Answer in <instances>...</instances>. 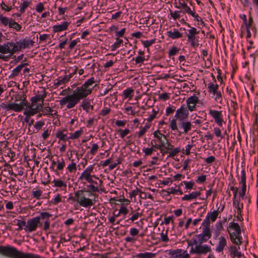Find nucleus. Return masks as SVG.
<instances>
[{
    "label": "nucleus",
    "instance_id": "63",
    "mask_svg": "<svg viewBox=\"0 0 258 258\" xmlns=\"http://www.w3.org/2000/svg\"><path fill=\"white\" fill-rule=\"evenodd\" d=\"M17 225L18 226V230H21L27 226V222L24 220H18Z\"/></svg>",
    "mask_w": 258,
    "mask_h": 258
},
{
    "label": "nucleus",
    "instance_id": "31",
    "mask_svg": "<svg viewBox=\"0 0 258 258\" xmlns=\"http://www.w3.org/2000/svg\"><path fill=\"white\" fill-rule=\"evenodd\" d=\"M173 145H171L168 141L165 142L163 146L162 147V149L160 150V153L163 155L168 153L170 149H172Z\"/></svg>",
    "mask_w": 258,
    "mask_h": 258
},
{
    "label": "nucleus",
    "instance_id": "18",
    "mask_svg": "<svg viewBox=\"0 0 258 258\" xmlns=\"http://www.w3.org/2000/svg\"><path fill=\"white\" fill-rule=\"evenodd\" d=\"M219 214V212L218 210H214L213 212H209L207 214L205 219L203 222V225H207V222L210 223V220H211L212 222H215Z\"/></svg>",
    "mask_w": 258,
    "mask_h": 258
},
{
    "label": "nucleus",
    "instance_id": "56",
    "mask_svg": "<svg viewBox=\"0 0 258 258\" xmlns=\"http://www.w3.org/2000/svg\"><path fill=\"white\" fill-rule=\"evenodd\" d=\"M179 51V48L175 46H173L169 50L168 55L169 57L174 56Z\"/></svg>",
    "mask_w": 258,
    "mask_h": 258
},
{
    "label": "nucleus",
    "instance_id": "7",
    "mask_svg": "<svg viewBox=\"0 0 258 258\" xmlns=\"http://www.w3.org/2000/svg\"><path fill=\"white\" fill-rule=\"evenodd\" d=\"M19 50L18 45L12 42H8L3 44H0V58H3L2 54H13Z\"/></svg>",
    "mask_w": 258,
    "mask_h": 258
},
{
    "label": "nucleus",
    "instance_id": "52",
    "mask_svg": "<svg viewBox=\"0 0 258 258\" xmlns=\"http://www.w3.org/2000/svg\"><path fill=\"white\" fill-rule=\"evenodd\" d=\"M9 27L10 28H13L15 29L17 31H19L21 29V26L16 22L14 21L13 19H12Z\"/></svg>",
    "mask_w": 258,
    "mask_h": 258
},
{
    "label": "nucleus",
    "instance_id": "38",
    "mask_svg": "<svg viewBox=\"0 0 258 258\" xmlns=\"http://www.w3.org/2000/svg\"><path fill=\"white\" fill-rule=\"evenodd\" d=\"M151 144L152 146L151 148H144L143 149V152L145 153L146 156L151 155L154 151H156L157 150L155 148L154 145L153 144V141H151Z\"/></svg>",
    "mask_w": 258,
    "mask_h": 258
},
{
    "label": "nucleus",
    "instance_id": "43",
    "mask_svg": "<svg viewBox=\"0 0 258 258\" xmlns=\"http://www.w3.org/2000/svg\"><path fill=\"white\" fill-rule=\"evenodd\" d=\"M184 12L188 14L189 15H191L192 17L195 18L197 19L198 21H199V16L197 14H196L195 12L191 10V9L188 6H186L184 9Z\"/></svg>",
    "mask_w": 258,
    "mask_h": 258
},
{
    "label": "nucleus",
    "instance_id": "45",
    "mask_svg": "<svg viewBox=\"0 0 258 258\" xmlns=\"http://www.w3.org/2000/svg\"><path fill=\"white\" fill-rule=\"evenodd\" d=\"M12 19V18H8L2 15V16L0 18V22L4 26H9Z\"/></svg>",
    "mask_w": 258,
    "mask_h": 258
},
{
    "label": "nucleus",
    "instance_id": "44",
    "mask_svg": "<svg viewBox=\"0 0 258 258\" xmlns=\"http://www.w3.org/2000/svg\"><path fill=\"white\" fill-rule=\"evenodd\" d=\"M156 39H153L151 40H142V43L144 47H146L147 48V51H149V47L151 46L152 44H154L155 43Z\"/></svg>",
    "mask_w": 258,
    "mask_h": 258
},
{
    "label": "nucleus",
    "instance_id": "32",
    "mask_svg": "<svg viewBox=\"0 0 258 258\" xmlns=\"http://www.w3.org/2000/svg\"><path fill=\"white\" fill-rule=\"evenodd\" d=\"M31 4V0H23L20 6L19 12L21 14L25 13L26 9Z\"/></svg>",
    "mask_w": 258,
    "mask_h": 258
},
{
    "label": "nucleus",
    "instance_id": "3",
    "mask_svg": "<svg viewBox=\"0 0 258 258\" xmlns=\"http://www.w3.org/2000/svg\"><path fill=\"white\" fill-rule=\"evenodd\" d=\"M75 195L76 201L83 207L90 208L95 203L94 195L89 190H79Z\"/></svg>",
    "mask_w": 258,
    "mask_h": 258
},
{
    "label": "nucleus",
    "instance_id": "10",
    "mask_svg": "<svg viewBox=\"0 0 258 258\" xmlns=\"http://www.w3.org/2000/svg\"><path fill=\"white\" fill-rule=\"evenodd\" d=\"M168 254L171 258H190L189 253L187 251L181 248L170 249Z\"/></svg>",
    "mask_w": 258,
    "mask_h": 258
},
{
    "label": "nucleus",
    "instance_id": "55",
    "mask_svg": "<svg viewBox=\"0 0 258 258\" xmlns=\"http://www.w3.org/2000/svg\"><path fill=\"white\" fill-rule=\"evenodd\" d=\"M117 132L119 134L120 137L123 139L130 133V131L128 128L120 129L118 130Z\"/></svg>",
    "mask_w": 258,
    "mask_h": 258
},
{
    "label": "nucleus",
    "instance_id": "20",
    "mask_svg": "<svg viewBox=\"0 0 258 258\" xmlns=\"http://www.w3.org/2000/svg\"><path fill=\"white\" fill-rule=\"evenodd\" d=\"M42 112L43 115H46L49 117H54L55 116H57V111L53 109L49 105L43 107L42 109L40 110Z\"/></svg>",
    "mask_w": 258,
    "mask_h": 258
},
{
    "label": "nucleus",
    "instance_id": "47",
    "mask_svg": "<svg viewBox=\"0 0 258 258\" xmlns=\"http://www.w3.org/2000/svg\"><path fill=\"white\" fill-rule=\"evenodd\" d=\"M123 43L122 39L116 38L115 42L110 46L111 50L114 51Z\"/></svg>",
    "mask_w": 258,
    "mask_h": 258
},
{
    "label": "nucleus",
    "instance_id": "30",
    "mask_svg": "<svg viewBox=\"0 0 258 258\" xmlns=\"http://www.w3.org/2000/svg\"><path fill=\"white\" fill-rule=\"evenodd\" d=\"M239 247L237 248L235 246H231L229 248L230 255L232 257H240L241 256V253L239 251Z\"/></svg>",
    "mask_w": 258,
    "mask_h": 258
},
{
    "label": "nucleus",
    "instance_id": "15",
    "mask_svg": "<svg viewBox=\"0 0 258 258\" xmlns=\"http://www.w3.org/2000/svg\"><path fill=\"white\" fill-rule=\"evenodd\" d=\"M209 114L213 117L218 126H222L223 118L222 111L210 109L209 110Z\"/></svg>",
    "mask_w": 258,
    "mask_h": 258
},
{
    "label": "nucleus",
    "instance_id": "6",
    "mask_svg": "<svg viewBox=\"0 0 258 258\" xmlns=\"http://www.w3.org/2000/svg\"><path fill=\"white\" fill-rule=\"evenodd\" d=\"M212 233L210 228V223L207 222V225H203L202 232L195 235L191 240L198 242H206L211 237Z\"/></svg>",
    "mask_w": 258,
    "mask_h": 258
},
{
    "label": "nucleus",
    "instance_id": "9",
    "mask_svg": "<svg viewBox=\"0 0 258 258\" xmlns=\"http://www.w3.org/2000/svg\"><path fill=\"white\" fill-rule=\"evenodd\" d=\"M41 226V224L40 222V218L35 217L28 220L27 226L26 227H24V230L26 232L31 233L35 231L38 227Z\"/></svg>",
    "mask_w": 258,
    "mask_h": 258
},
{
    "label": "nucleus",
    "instance_id": "61",
    "mask_svg": "<svg viewBox=\"0 0 258 258\" xmlns=\"http://www.w3.org/2000/svg\"><path fill=\"white\" fill-rule=\"evenodd\" d=\"M183 183L185 185V187L186 189H191L193 188L194 186L195 185V182L192 181H183L181 183Z\"/></svg>",
    "mask_w": 258,
    "mask_h": 258
},
{
    "label": "nucleus",
    "instance_id": "22",
    "mask_svg": "<svg viewBox=\"0 0 258 258\" xmlns=\"http://www.w3.org/2000/svg\"><path fill=\"white\" fill-rule=\"evenodd\" d=\"M97 180L98 181L95 180L93 184H89L87 186L89 190L92 192L99 191V188L102 185L103 181L99 178Z\"/></svg>",
    "mask_w": 258,
    "mask_h": 258
},
{
    "label": "nucleus",
    "instance_id": "58",
    "mask_svg": "<svg viewBox=\"0 0 258 258\" xmlns=\"http://www.w3.org/2000/svg\"><path fill=\"white\" fill-rule=\"evenodd\" d=\"M99 149V146L97 143H93L92 145V147L89 151L90 154L92 155H95Z\"/></svg>",
    "mask_w": 258,
    "mask_h": 258
},
{
    "label": "nucleus",
    "instance_id": "48",
    "mask_svg": "<svg viewBox=\"0 0 258 258\" xmlns=\"http://www.w3.org/2000/svg\"><path fill=\"white\" fill-rule=\"evenodd\" d=\"M182 12L181 11H173L170 10V15L173 20L176 21L179 19L180 17V14Z\"/></svg>",
    "mask_w": 258,
    "mask_h": 258
},
{
    "label": "nucleus",
    "instance_id": "5",
    "mask_svg": "<svg viewBox=\"0 0 258 258\" xmlns=\"http://www.w3.org/2000/svg\"><path fill=\"white\" fill-rule=\"evenodd\" d=\"M229 233L231 241L237 244L240 245L241 243L242 237L240 236L241 230L238 223L231 222L229 224Z\"/></svg>",
    "mask_w": 258,
    "mask_h": 258
},
{
    "label": "nucleus",
    "instance_id": "60",
    "mask_svg": "<svg viewBox=\"0 0 258 258\" xmlns=\"http://www.w3.org/2000/svg\"><path fill=\"white\" fill-rule=\"evenodd\" d=\"M153 136L156 138V140H159L161 139H165L166 136L160 133L159 131H156L153 133Z\"/></svg>",
    "mask_w": 258,
    "mask_h": 258
},
{
    "label": "nucleus",
    "instance_id": "24",
    "mask_svg": "<svg viewBox=\"0 0 258 258\" xmlns=\"http://www.w3.org/2000/svg\"><path fill=\"white\" fill-rule=\"evenodd\" d=\"M167 35L172 39H176L182 37V34L179 32L177 29L174 28L172 30L167 31Z\"/></svg>",
    "mask_w": 258,
    "mask_h": 258
},
{
    "label": "nucleus",
    "instance_id": "1",
    "mask_svg": "<svg viewBox=\"0 0 258 258\" xmlns=\"http://www.w3.org/2000/svg\"><path fill=\"white\" fill-rule=\"evenodd\" d=\"M94 77L88 79L81 86H78L73 91L71 94L68 95L59 100L61 106H66L67 109H71L75 107L82 100L80 106L85 112L89 113L94 109L91 104V99L86 98L91 94L96 85Z\"/></svg>",
    "mask_w": 258,
    "mask_h": 258
},
{
    "label": "nucleus",
    "instance_id": "29",
    "mask_svg": "<svg viewBox=\"0 0 258 258\" xmlns=\"http://www.w3.org/2000/svg\"><path fill=\"white\" fill-rule=\"evenodd\" d=\"M156 254L151 252H144L137 253L135 255L136 258H155Z\"/></svg>",
    "mask_w": 258,
    "mask_h": 258
},
{
    "label": "nucleus",
    "instance_id": "54",
    "mask_svg": "<svg viewBox=\"0 0 258 258\" xmlns=\"http://www.w3.org/2000/svg\"><path fill=\"white\" fill-rule=\"evenodd\" d=\"M44 4L42 2L38 3L35 6V11L38 13H41L45 9Z\"/></svg>",
    "mask_w": 258,
    "mask_h": 258
},
{
    "label": "nucleus",
    "instance_id": "2",
    "mask_svg": "<svg viewBox=\"0 0 258 258\" xmlns=\"http://www.w3.org/2000/svg\"><path fill=\"white\" fill-rule=\"evenodd\" d=\"M46 97V92L43 88L30 99L29 104L26 100L27 96L23 92L18 93L15 96V102L3 104L1 106L7 110H12L16 112H21L25 108V114L35 115L42 109L44 99Z\"/></svg>",
    "mask_w": 258,
    "mask_h": 258
},
{
    "label": "nucleus",
    "instance_id": "64",
    "mask_svg": "<svg viewBox=\"0 0 258 258\" xmlns=\"http://www.w3.org/2000/svg\"><path fill=\"white\" fill-rule=\"evenodd\" d=\"M160 239L162 241L164 242H168L169 241V239L167 235V230L164 232L162 231L160 233Z\"/></svg>",
    "mask_w": 258,
    "mask_h": 258
},
{
    "label": "nucleus",
    "instance_id": "59",
    "mask_svg": "<svg viewBox=\"0 0 258 258\" xmlns=\"http://www.w3.org/2000/svg\"><path fill=\"white\" fill-rule=\"evenodd\" d=\"M213 131L217 137L220 138L221 139L224 138V136L222 135L221 130L220 128L218 127H214L213 128Z\"/></svg>",
    "mask_w": 258,
    "mask_h": 258
},
{
    "label": "nucleus",
    "instance_id": "49",
    "mask_svg": "<svg viewBox=\"0 0 258 258\" xmlns=\"http://www.w3.org/2000/svg\"><path fill=\"white\" fill-rule=\"evenodd\" d=\"M25 64L21 63V64L16 67L15 69H14L12 71V73L11 74L13 77H16L18 75L19 73L21 72L23 68L24 67Z\"/></svg>",
    "mask_w": 258,
    "mask_h": 258
},
{
    "label": "nucleus",
    "instance_id": "33",
    "mask_svg": "<svg viewBox=\"0 0 258 258\" xmlns=\"http://www.w3.org/2000/svg\"><path fill=\"white\" fill-rule=\"evenodd\" d=\"M118 210H119V213H120V214L122 216V219L119 220H118L116 222L117 224H119L120 223V222L122 219H124L125 218L126 215L128 213V210L127 208L126 207H125L123 205H121V206Z\"/></svg>",
    "mask_w": 258,
    "mask_h": 258
},
{
    "label": "nucleus",
    "instance_id": "41",
    "mask_svg": "<svg viewBox=\"0 0 258 258\" xmlns=\"http://www.w3.org/2000/svg\"><path fill=\"white\" fill-rule=\"evenodd\" d=\"M233 206L237 209L238 214H240L243 209V204L240 203L239 200L235 199L233 201Z\"/></svg>",
    "mask_w": 258,
    "mask_h": 258
},
{
    "label": "nucleus",
    "instance_id": "14",
    "mask_svg": "<svg viewBox=\"0 0 258 258\" xmlns=\"http://www.w3.org/2000/svg\"><path fill=\"white\" fill-rule=\"evenodd\" d=\"M189 111L185 105L183 104L176 110L174 117L179 121L186 120L188 117Z\"/></svg>",
    "mask_w": 258,
    "mask_h": 258
},
{
    "label": "nucleus",
    "instance_id": "23",
    "mask_svg": "<svg viewBox=\"0 0 258 258\" xmlns=\"http://www.w3.org/2000/svg\"><path fill=\"white\" fill-rule=\"evenodd\" d=\"M200 191H192L188 194L184 195L181 198L182 201H191L200 196Z\"/></svg>",
    "mask_w": 258,
    "mask_h": 258
},
{
    "label": "nucleus",
    "instance_id": "51",
    "mask_svg": "<svg viewBox=\"0 0 258 258\" xmlns=\"http://www.w3.org/2000/svg\"><path fill=\"white\" fill-rule=\"evenodd\" d=\"M180 151V148L179 147L174 148L172 147V149H170L168 152L169 154V157H173L176 156Z\"/></svg>",
    "mask_w": 258,
    "mask_h": 258
},
{
    "label": "nucleus",
    "instance_id": "4",
    "mask_svg": "<svg viewBox=\"0 0 258 258\" xmlns=\"http://www.w3.org/2000/svg\"><path fill=\"white\" fill-rule=\"evenodd\" d=\"M188 245L191 246L190 250V252L191 253L206 255L212 251L211 246L207 244H203V242L191 240L190 243H188Z\"/></svg>",
    "mask_w": 258,
    "mask_h": 258
},
{
    "label": "nucleus",
    "instance_id": "57",
    "mask_svg": "<svg viewBox=\"0 0 258 258\" xmlns=\"http://www.w3.org/2000/svg\"><path fill=\"white\" fill-rule=\"evenodd\" d=\"M158 111L156 110L154 108L152 109V113L149 115V117L147 118L148 122H151L154 118L156 117Z\"/></svg>",
    "mask_w": 258,
    "mask_h": 258
},
{
    "label": "nucleus",
    "instance_id": "50",
    "mask_svg": "<svg viewBox=\"0 0 258 258\" xmlns=\"http://www.w3.org/2000/svg\"><path fill=\"white\" fill-rule=\"evenodd\" d=\"M177 119L176 118H174L172 119L170 122L169 127L170 129L173 131H178V126L177 124Z\"/></svg>",
    "mask_w": 258,
    "mask_h": 258
},
{
    "label": "nucleus",
    "instance_id": "13",
    "mask_svg": "<svg viewBox=\"0 0 258 258\" xmlns=\"http://www.w3.org/2000/svg\"><path fill=\"white\" fill-rule=\"evenodd\" d=\"M94 169V164L89 165L82 172L81 175L79 177V180H87L91 177H94L95 179H98V177L95 175L92 174L93 173Z\"/></svg>",
    "mask_w": 258,
    "mask_h": 258
},
{
    "label": "nucleus",
    "instance_id": "62",
    "mask_svg": "<svg viewBox=\"0 0 258 258\" xmlns=\"http://www.w3.org/2000/svg\"><path fill=\"white\" fill-rule=\"evenodd\" d=\"M44 124H45V123H44V121H42V120L37 121L34 124V127L37 131H39L44 126Z\"/></svg>",
    "mask_w": 258,
    "mask_h": 258
},
{
    "label": "nucleus",
    "instance_id": "26",
    "mask_svg": "<svg viewBox=\"0 0 258 258\" xmlns=\"http://www.w3.org/2000/svg\"><path fill=\"white\" fill-rule=\"evenodd\" d=\"M134 95V90L132 88H127L122 92V96L123 99H128L130 100Z\"/></svg>",
    "mask_w": 258,
    "mask_h": 258
},
{
    "label": "nucleus",
    "instance_id": "40",
    "mask_svg": "<svg viewBox=\"0 0 258 258\" xmlns=\"http://www.w3.org/2000/svg\"><path fill=\"white\" fill-rule=\"evenodd\" d=\"M77 164L73 160L72 162L68 165L66 170L68 173H72L75 172L77 170Z\"/></svg>",
    "mask_w": 258,
    "mask_h": 258
},
{
    "label": "nucleus",
    "instance_id": "42",
    "mask_svg": "<svg viewBox=\"0 0 258 258\" xmlns=\"http://www.w3.org/2000/svg\"><path fill=\"white\" fill-rule=\"evenodd\" d=\"M67 79H66L64 76L63 77H59L56 80V82L54 83V86L56 87H58L60 86L63 85L67 82H68L67 80Z\"/></svg>",
    "mask_w": 258,
    "mask_h": 258
},
{
    "label": "nucleus",
    "instance_id": "53",
    "mask_svg": "<svg viewBox=\"0 0 258 258\" xmlns=\"http://www.w3.org/2000/svg\"><path fill=\"white\" fill-rule=\"evenodd\" d=\"M52 216V215L48 212H41L39 216H37V217H39L40 220L41 219L42 220H49V218Z\"/></svg>",
    "mask_w": 258,
    "mask_h": 258
},
{
    "label": "nucleus",
    "instance_id": "27",
    "mask_svg": "<svg viewBox=\"0 0 258 258\" xmlns=\"http://www.w3.org/2000/svg\"><path fill=\"white\" fill-rule=\"evenodd\" d=\"M66 166L65 160L63 158H57L56 160V168L55 172H58L62 171Z\"/></svg>",
    "mask_w": 258,
    "mask_h": 258
},
{
    "label": "nucleus",
    "instance_id": "11",
    "mask_svg": "<svg viewBox=\"0 0 258 258\" xmlns=\"http://www.w3.org/2000/svg\"><path fill=\"white\" fill-rule=\"evenodd\" d=\"M188 34H187V40L190 43L191 46L196 48L199 45L198 38L196 36V35L198 34L197 29L195 27H192L188 30Z\"/></svg>",
    "mask_w": 258,
    "mask_h": 258
},
{
    "label": "nucleus",
    "instance_id": "34",
    "mask_svg": "<svg viewBox=\"0 0 258 258\" xmlns=\"http://www.w3.org/2000/svg\"><path fill=\"white\" fill-rule=\"evenodd\" d=\"M150 125L146 124L144 126L140 127V130L138 132H136V136L138 138H141L147 132V131L150 128Z\"/></svg>",
    "mask_w": 258,
    "mask_h": 258
},
{
    "label": "nucleus",
    "instance_id": "39",
    "mask_svg": "<svg viewBox=\"0 0 258 258\" xmlns=\"http://www.w3.org/2000/svg\"><path fill=\"white\" fill-rule=\"evenodd\" d=\"M83 134V130L81 128L79 130L75 131L73 133L70 134L69 139L71 140H75L78 139Z\"/></svg>",
    "mask_w": 258,
    "mask_h": 258
},
{
    "label": "nucleus",
    "instance_id": "28",
    "mask_svg": "<svg viewBox=\"0 0 258 258\" xmlns=\"http://www.w3.org/2000/svg\"><path fill=\"white\" fill-rule=\"evenodd\" d=\"M66 132V130H57L55 133V137L58 139L60 141H63L66 142L69 139V137L67 136V134L64 133Z\"/></svg>",
    "mask_w": 258,
    "mask_h": 258
},
{
    "label": "nucleus",
    "instance_id": "17",
    "mask_svg": "<svg viewBox=\"0 0 258 258\" xmlns=\"http://www.w3.org/2000/svg\"><path fill=\"white\" fill-rule=\"evenodd\" d=\"M226 245V238L224 236H220L218 239V242L215 247V251L218 253L223 252Z\"/></svg>",
    "mask_w": 258,
    "mask_h": 258
},
{
    "label": "nucleus",
    "instance_id": "46",
    "mask_svg": "<svg viewBox=\"0 0 258 258\" xmlns=\"http://www.w3.org/2000/svg\"><path fill=\"white\" fill-rule=\"evenodd\" d=\"M43 193L42 190L41 189L36 188L35 190L32 191V196L33 198H36L37 200L40 199Z\"/></svg>",
    "mask_w": 258,
    "mask_h": 258
},
{
    "label": "nucleus",
    "instance_id": "21",
    "mask_svg": "<svg viewBox=\"0 0 258 258\" xmlns=\"http://www.w3.org/2000/svg\"><path fill=\"white\" fill-rule=\"evenodd\" d=\"M52 183H53L52 187H56L61 190H66L67 187V182L65 179L62 180L61 178L54 179Z\"/></svg>",
    "mask_w": 258,
    "mask_h": 258
},
{
    "label": "nucleus",
    "instance_id": "8",
    "mask_svg": "<svg viewBox=\"0 0 258 258\" xmlns=\"http://www.w3.org/2000/svg\"><path fill=\"white\" fill-rule=\"evenodd\" d=\"M219 85L217 84H214L210 82L208 84V92L212 94L211 97L214 98L215 101L220 103H222V96L220 91L218 90Z\"/></svg>",
    "mask_w": 258,
    "mask_h": 258
},
{
    "label": "nucleus",
    "instance_id": "36",
    "mask_svg": "<svg viewBox=\"0 0 258 258\" xmlns=\"http://www.w3.org/2000/svg\"><path fill=\"white\" fill-rule=\"evenodd\" d=\"M121 216L120 213H119V210H114L112 213V216H110L108 218V221L112 224H114L116 219L119 217Z\"/></svg>",
    "mask_w": 258,
    "mask_h": 258
},
{
    "label": "nucleus",
    "instance_id": "19",
    "mask_svg": "<svg viewBox=\"0 0 258 258\" xmlns=\"http://www.w3.org/2000/svg\"><path fill=\"white\" fill-rule=\"evenodd\" d=\"M192 127V125L190 121L184 120L179 121V127L182 130V133L186 134L191 131Z\"/></svg>",
    "mask_w": 258,
    "mask_h": 258
},
{
    "label": "nucleus",
    "instance_id": "37",
    "mask_svg": "<svg viewBox=\"0 0 258 258\" xmlns=\"http://www.w3.org/2000/svg\"><path fill=\"white\" fill-rule=\"evenodd\" d=\"M167 140L166 137L165 139H163L159 140H153V142H154L155 148L157 149V150H161L162 147L164 144L165 142Z\"/></svg>",
    "mask_w": 258,
    "mask_h": 258
},
{
    "label": "nucleus",
    "instance_id": "16",
    "mask_svg": "<svg viewBox=\"0 0 258 258\" xmlns=\"http://www.w3.org/2000/svg\"><path fill=\"white\" fill-rule=\"evenodd\" d=\"M71 23L69 21H63L60 24H57L52 26V31L53 33H59L68 29Z\"/></svg>",
    "mask_w": 258,
    "mask_h": 258
},
{
    "label": "nucleus",
    "instance_id": "35",
    "mask_svg": "<svg viewBox=\"0 0 258 258\" xmlns=\"http://www.w3.org/2000/svg\"><path fill=\"white\" fill-rule=\"evenodd\" d=\"M167 195H170L171 194L175 195H182L183 194V192L179 187H178V188H176L173 187L168 188L167 190Z\"/></svg>",
    "mask_w": 258,
    "mask_h": 258
},
{
    "label": "nucleus",
    "instance_id": "12",
    "mask_svg": "<svg viewBox=\"0 0 258 258\" xmlns=\"http://www.w3.org/2000/svg\"><path fill=\"white\" fill-rule=\"evenodd\" d=\"M199 97L195 94L186 98V107L190 111L192 112L197 110V105L199 103Z\"/></svg>",
    "mask_w": 258,
    "mask_h": 258
},
{
    "label": "nucleus",
    "instance_id": "25",
    "mask_svg": "<svg viewBox=\"0 0 258 258\" xmlns=\"http://www.w3.org/2000/svg\"><path fill=\"white\" fill-rule=\"evenodd\" d=\"M130 215L131 216L127 221H131L132 222H134L135 221L142 217L143 216V212L142 211L140 212V209H138L136 211H132Z\"/></svg>",
    "mask_w": 258,
    "mask_h": 258
}]
</instances>
